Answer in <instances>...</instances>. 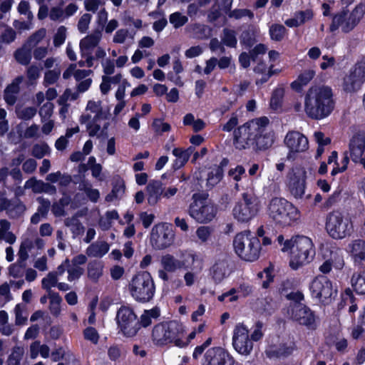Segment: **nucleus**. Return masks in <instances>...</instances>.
I'll use <instances>...</instances> for the list:
<instances>
[{
	"mask_svg": "<svg viewBox=\"0 0 365 365\" xmlns=\"http://www.w3.org/2000/svg\"><path fill=\"white\" fill-rule=\"evenodd\" d=\"M269 120L263 116L254 118L235 128L233 131V145L237 150H265L274 141V133L268 128Z\"/></svg>",
	"mask_w": 365,
	"mask_h": 365,
	"instance_id": "1",
	"label": "nucleus"
},
{
	"mask_svg": "<svg viewBox=\"0 0 365 365\" xmlns=\"http://www.w3.org/2000/svg\"><path fill=\"white\" fill-rule=\"evenodd\" d=\"M110 113L108 107L100 100L88 101L84 113L80 116L79 122L84 125L90 137L106 139L110 125Z\"/></svg>",
	"mask_w": 365,
	"mask_h": 365,
	"instance_id": "2",
	"label": "nucleus"
},
{
	"mask_svg": "<svg viewBox=\"0 0 365 365\" xmlns=\"http://www.w3.org/2000/svg\"><path fill=\"white\" fill-rule=\"evenodd\" d=\"M334 108L331 90L325 86L310 88L304 98V111L312 119H322Z\"/></svg>",
	"mask_w": 365,
	"mask_h": 365,
	"instance_id": "3",
	"label": "nucleus"
},
{
	"mask_svg": "<svg viewBox=\"0 0 365 365\" xmlns=\"http://www.w3.org/2000/svg\"><path fill=\"white\" fill-rule=\"evenodd\" d=\"M185 332V327L180 322L165 321L153 327L151 339L157 346L173 344L176 346L184 347L187 344V341L184 340Z\"/></svg>",
	"mask_w": 365,
	"mask_h": 365,
	"instance_id": "4",
	"label": "nucleus"
},
{
	"mask_svg": "<svg viewBox=\"0 0 365 365\" xmlns=\"http://www.w3.org/2000/svg\"><path fill=\"white\" fill-rule=\"evenodd\" d=\"M291 250L290 267L293 269L310 262L315 255V248L311 238L304 235L292 237L284 243L282 252Z\"/></svg>",
	"mask_w": 365,
	"mask_h": 365,
	"instance_id": "5",
	"label": "nucleus"
},
{
	"mask_svg": "<svg viewBox=\"0 0 365 365\" xmlns=\"http://www.w3.org/2000/svg\"><path fill=\"white\" fill-rule=\"evenodd\" d=\"M267 215L281 226H290L299 218L298 209L282 197H273L267 205Z\"/></svg>",
	"mask_w": 365,
	"mask_h": 365,
	"instance_id": "6",
	"label": "nucleus"
},
{
	"mask_svg": "<svg viewBox=\"0 0 365 365\" xmlns=\"http://www.w3.org/2000/svg\"><path fill=\"white\" fill-rule=\"evenodd\" d=\"M325 228L329 235L334 240L346 238L354 231L350 215L340 210H333L327 215Z\"/></svg>",
	"mask_w": 365,
	"mask_h": 365,
	"instance_id": "7",
	"label": "nucleus"
},
{
	"mask_svg": "<svg viewBox=\"0 0 365 365\" xmlns=\"http://www.w3.org/2000/svg\"><path fill=\"white\" fill-rule=\"evenodd\" d=\"M233 247L235 252L240 259L254 262L259 257L261 244L257 237L252 235L250 231L245 230L235 235Z\"/></svg>",
	"mask_w": 365,
	"mask_h": 365,
	"instance_id": "8",
	"label": "nucleus"
},
{
	"mask_svg": "<svg viewBox=\"0 0 365 365\" xmlns=\"http://www.w3.org/2000/svg\"><path fill=\"white\" fill-rule=\"evenodd\" d=\"M128 289L132 297L140 303L150 302L155 292L153 279L148 272H140L135 274L130 282Z\"/></svg>",
	"mask_w": 365,
	"mask_h": 365,
	"instance_id": "9",
	"label": "nucleus"
},
{
	"mask_svg": "<svg viewBox=\"0 0 365 365\" xmlns=\"http://www.w3.org/2000/svg\"><path fill=\"white\" fill-rule=\"evenodd\" d=\"M364 14L365 2L359 3L349 14L348 10L344 9L333 16L329 30L334 32L341 28L342 32L349 33L359 24Z\"/></svg>",
	"mask_w": 365,
	"mask_h": 365,
	"instance_id": "10",
	"label": "nucleus"
},
{
	"mask_svg": "<svg viewBox=\"0 0 365 365\" xmlns=\"http://www.w3.org/2000/svg\"><path fill=\"white\" fill-rule=\"evenodd\" d=\"M188 207V215L197 222L205 224L211 222L216 216L217 208L207 200V195L195 193Z\"/></svg>",
	"mask_w": 365,
	"mask_h": 365,
	"instance_id": "11",
	"label": "nucleus"
},
{
	"mask_svg": "<svg viewBox=\"0 0 365 365\" xmlns=\"http://www.w3.org/2000/svg\"><path fill=\"white\" fill-rule=\"evenodd\" d=\"M309 288L312 298L320 304H330L336 295L332 282L323 275L314 277Z\"/></svg>",
	"mask_w": 365,
	"mask_h": 365,
	"instance_id": "12",
	"label": "nucleus"
},
{
	"mask_svg": "<svg viewBox=\"0 0 365 365\" xmlns=\"http://www.w3.org/2000/svg\"><path fill=\"white\" fill-rule=\"evenodd\" d=\"M259 204L257 197L249 192L242 195V200L236 203L232 215L235 220L240 222H248L258 213Z\"/></svg>",
	"mask_w": 365,
	"mask_h": 365,
	"instance_id": "13",
	"label": "nucleus"
},
{
	"mask_svg": "<svg viewBox=\"0 0 365 365\" xmlns=\"http://www.w3.org/2000/svg\"><path fill=\"white\" fill-rule=\"evenodd\" d=\"M119 331L125 336L133 337L140 330V322L133 309L127 306H121L115 317Z\"/></svg>",
	"mask_w": 365,
	"mask_h": 365,
	"instance_id": "14",
	"label": "nucleus"
},
{
	"mask_svg": "<svg viewBox=\"0 0 365 365\" xmlns=\"http://www.w3.org/2000/svg\"><path fill=\"white\" fill-rule=\"evenodd\" d=\"M307 171L304 168H292L287 176V186L290 194L297 200L302 199L305 195Z\"/></svg>",
	"mask_w": 365,
	"mask_h": 365,
	"instance_id": "15",
	"label": "nucleus"
},
{
	"mask_svg": "<svg viewBox=\"0 0 365 365\" xmlns=\"http://www.w3.org/2000/svg\"><path fill=\"white\" fill-rule=\"evenodd\" d=\"M232 344L234 349L241 355L248 356L252 351L253 342L250 337L248 328L243 324L240 323L235 327Z\"/></svg>",
	"mask_w": 365,
	"mask_h": 365,
	"instance_id": "16",
	"label": "nucleus"
},
{
	"mask_svg": "<svg viewBox=\"0 0 365 365\" xmlns=\"http://www.w3.org/2000/svg\"><path fill=\"white\" fill-rule=\"evenodd\" d=\"M292 318L309 330H315L318 326L317 318L313 311L302 304H295L292 308Z\"/></svg>",
	"mask_w": 365,
	"mask_h": 365,
	"instance_id": "17",
	"label": "nucleus"
},
{
	"mask_svg": "<svg viewBox=\"0 0 365 365\" xmlns=\"http://www.w3.org/2000/svg\"><path fill=\"white\" fill-rule=\"evenodd\" d=\"M235 359L221 347H212L204 354L202 365H234Z\"/></svg>",
	"mask_w": 365,
	"mask_h": 365,
	"instance_id": "18",
	"label": "nucleus"
},
{
	"mask_svg": "<svg viewBox=\"0 0 365 365\" xmlns=\"http://www.w3.org/2000/svg\"><path fill=\"white\" fill-rule=\"evenodd\" d=\"M173 231L165 224L155 225L151 231L150 241L152 245L158 250L170 246L173 241Z\"/></svg>",
	"mask_w": 365,
	"mask_h": 365,
	"instance_id": "19",
	"label": "nucleus"
},
{
	"mask_svg": "<svg viewBox=\"0 0 365 365\" xmlns=\"http://www.w3.org/2000/svg\"><path fill=\"white\" fill-rule=\"evenodd\" d=\"M233 271L232 263L226 255H222L217 258L210 270L212 280L218 284L227 278Z\"/></svg>",
	"mask_w": 365,
	"mask_h": 365,
	"instance_id": "20",
	"label": "nucleus"
},
{
	"mask_svg": "<svg viewBox=\"0 0 365 365\" xmlns=\"http://www.w3.org/2000/svg\"><path fill=\"white\" fill-rule=\"evenodd\" d=\"M365 81V62L355 65L344 79V89L347 92H354L360 89Z\"/></svg>",
	"mask_w": 365,
	"mask_h": 365,
	"instance_id": "21",
	"label": "nucleus"
},
{
	"mask_svg": "<svg viewBox=\"0 0 365 365\" xmlns=\"http://www.w3.org/2000/svg\"><path fill=\"white\" fill-rule=\"evenodd\" d=\"M284 143L289 150L288 158H290L292 153H303L309 148L307 138L299 131H289L285 135Z\"/></svg>",
	"mask_w": 365,
	"mask_h": 365,
	"instance_id": "22",
	"label": "nucleus"
},
{
	"mask_svg": "<svg viewBox=\"0 0 365 365\" xmlns=\"http://www.w3.org/2000/svg\"><path fill=\"white\" fill-rule=\"evenodd\" d=\"M349 154L351 160L359 163L365 168V137L362 134H356L350 140Z\"/></svg>",
	"mask_w": 365,
	"mask_h": 365,
	"instance_id": "23",
	"label": "nucleus"
},
{
	"mask_svg": "<svg viewBox=\"0 0 365 365\" xmlns=\"http://www.w3.org/2000/svg\"><path fill=\"white\" fill-rule=\"evenodd\" d=\"M102 32L99 29L83 38L79 43L81 56H95V51L99 47Z\"/></svg>",
	"mask_w": 365,
	"mask_h": 365,
	"instance_id": "24",
	"label": "nucleus"
},
{
	"mask_svg": "<svg viewBox=\"0 0 365 365\" xmlns=\"http://www.w3.org/2000/svg\"><path fill=\"white\" fill-rule=\"evenodd\" d=\"M196 255L194 254H188L184 261H180L170 255H165L161 257L160 263L163 268L170 272H174L178 269L187 268L185 264L186 262H195Z\"/></svg>",
	"mask_w": 365,
	"mask_h": 365,
	"instance_id": "25",
	"label": "nucleus"
},
{
	"mask_svg": "<svg viewBox=\"0 0 365 365\" xmlns=\"http://www.w3.org/2000/svg\"><path fill=\"white\" fill-rule=\"evenodd\" d=\"M348 252L355 264L365 267V240H352L348 245Z\"/></svg>",
	"mask_w": 365,
	"mask_h": 365,
	"instance_id": "26",
	"label": "nucleus"
},
{
	"mask_svg": "<svg viewBox=\"0 0 365 365\" xmlns=\"http://www.w3.org/2000/svg\"><path fill=\"white\" fill-rule=\"evenodd\" d=\"M322 257L327 259L334 268L341 269L344 264L343 252L341 249L332 246H323L322 248Z\"/></svg>",
	"mask_w": 365,
	"mask_h": 365,
	"instance_id": "27",
	"label": "nucleus"
},
{
	"mask_svg": "<svg viewBox=\"0 0 365 365\" xmlns=\"http://www.w3.org/2000/svg\"><path fill=\"white\" fill-rule=\"evenodd\" d=\"M23 81L24 76H19L16 77L4 89V99L8 105L13 106L17 101L18 96L20 93V84Z\"/></svg>",
	"mask_w": 365,
	"mask_h": 365,
	"instance_id": "28",
	"label": "nucleus"
},
{
	"mask_svg": "<svg viewBox=\"0 0 365 365\" xmlns=\"http://www.w3.org/2000/svg\"><path fill=\"white\" fill-rule=\"evenodd\" d=\"M164 192L163 183L160 180H151L146 186V197L148 203L153 206L160 200Z\"/></svg>",
	"mask_w": 365,
	"mask_h": 365,
	"instance_id": "29",
	"label": "nucleus"
},
{
	"mask_svg": "<svg viewBox=\"0 0 365 365\" xmlns=\"http://www.w3.org/2000/svg\"><path fill=\"white\" fill-rule=\"evenodd\" d=\"M185 32L192 38L200 40L207 39L212 35V29L208 26L197 22L188 24Z\"/></svg>",
	"mask_w": 365,
	"mask_h": 365,
	"instance_id": "30",
	"label": "nucleus"
},
{
	"mask_svg": "<svg viewBox=\"0 0 365 365\" xmlns=\"http://www.w3.org/2000/svg\"><path fill=\"white\" fill-rule=\"evenodd\" d=\"M314 14L312 9L297 11L292 18L287 19L284 24L289 27H298L313 18Z\"/></svg>",
	"mask_w": 365,
	"mask_h": 365,
	"instance_id": "31",
	"label": "nucleus"
},
{
	"mask_svg": "<svg viewBox=\"0 0 365 365\" xmlns=\"http://www.w3.org/2000/svg\"><path fill=\"white\" fill-rule=\"evenodd\" d=\"M63 223L66 227L70 229L73 239L82 235L85 232V227L79 220L78 213H76L71 217H66L64 220Z\"/></svg>",
	"mask_w": 365,
	"mask_h": 365,
	"instance_id": "32",
	"label": "nucleus"
},
{
	"mask_svg": "<svg viewBox=\"0 0 365 365\" xmlns=\"http://www.w3.org/2000/svg\"><path fill=\"white\" fill-rule=\"evenodd\" d=\"M110 246L105 241H96L91 244L86 250L89 257L101 258L109 251Z\"/></svg>",
	"mask_w": 365,
	"mask_h": 365,
	"instance_id": "33",
	"label": "nucleus"
},
{
	"mask_svg": "<svg viewBox=\"0 0 365 365\" xmlns=\"http://www.w3.org/2000/svg\"><path fill=\"white\" fill-rule=\"evenodd\" d=\"M353 290L358 294H365V269L354 272L350 279Z\"/></svg>",
	"mask_w": 365,
	"mask_h": 365,
	"instance_id": "34",
	"label": "nucleus"
},
{
	"mask_svg": "<svg viewBox=\"0 0 365 365\" xmlns=\"http://www.w3.org/2000/svg\"><path fill=\"white\" fill-rule=\"evenodd\" d=\"M104 264L102 261L93 260L88 264V277L93 282H97L103 275Z\"/></svg>",
	"mask_w": 365,
	"mask_h": 365,
	"instance_id": "35",
	"label": "nucleus"
},
{
	"mask_svg": "<svg viewBox=\"0 0 365 365\" xmlns=\"http://www.w3.org/2000/svg\"><path fill=\"white\" fill-rule=\"evenodd\" d=\"M314 76V70L306 69L299 75L297 80L292 83L291 86L294 90L300 91L302 87L307 86Z\"/></svg>",
	"mask_w": 365,
	"mask_h": 365,
	"instance_id": "36",
	"label": "nucleus"
},
{
	"mask_svg": "<svg viewBox=\"0 0 365 365\" xmlns=\"http://www.w3.org/2000/svg\"><path fill=\"white\" fill-rule=\"evenodd\" d=\"M160 316V310L155 307L150 309H146L140 315L139 322L140 328L141 327H147L150 326L153 320H157Z\"/></svg>",
	"mask_w": 365,
	"mask_h": 365,
	"instance_id": "37",
	"label": "nucleus"
},
{
	"mask_svg": "<svg viewBox=\"0 0 365 365\" xmlns=\"http://www.w3.org/2000/svg\"><path fill=\"white\" fill-rule=\"evenodd\" d=\"M31 51L32 48L24 43L21 48L17 49L14 52V56L19 64L22 66H28L32 58Z\"/></svg>",
	"mask_w": 365,
	"mask_h": 365,
	"instance_id": "38",
	"label": "nucleus"
},
{
	"mask_svg": "<svg viewBox=\"0 0 365 365\" xmlns=\"http://www.w3.org/2000/svg\"><path fill=\"white\" fill-rule=\"evenodd\" d=\"M11 223L5 219L0 220V241L4 240L9 244H14L16 240L15 235L10 232Z\"/></svg>",
	"mask_w": 365,
	"mask_h": 365,
	"instance_id": "39",
	"label": "nucleus"
},
{
	"mask_svg": "<svg viewBox=\"0 0 365 365\" xmlns=\"http://www.w3.org/2000/svg\"><path fill=\"white\" fill-rule=\"evenodd\" d=\"M42 67L36 64L29 65L26 70L27 84L34 86L37 83L42 71Z\"/></svg>",
	"mask_w": 365,
	"mask_h": 365,
	"instance_id": "40",
	"label": "nucleus"
},
{
	"mask_svg": "<svg viewBox=\"0 0 365 365\" xmlns=\"http://www.w3.org/2000/svg\"><path fill=\"white\" fill-rule=\"evenodd\" d=\"M106 55V51L103 48L98 47L95 51V56H81L82 58L84 60L79 61L78 65L80 67H93L96 60L103 58Z\"/></svg>",
	"mask_w": 365,
	"mask_h": 365,
	"instance_id": "41",
	"label": "nucleus"
},
{
	"mask_svg": "<svg viewBox=\"0 0 365 365\" xmlns=\"http://www.w3.org/2000/svg\"><path fill=\"white\" fill-rule=\"evenodd\" d=\"M257 29L254 27L243 31L240 36V43L246 48H251L256 42Z\"/></svg>",
	"mask_w": 365,
	"mask_h": 365,
	"instance_id": "42",
	"label": "nucleus"
},
{
	"mask_svg": "<svg viewBox=\"0 0 365 365\" xmlns=\"http://www.w3.org/2000/svg\"><path fill=\"white\" fill-rule=\"evenodd\" d=\"M222 43L230 48H235L237 43V33L235 30L225 28L221 35Z\"/></svg>",
	"mask_w": 365,
	"mask_h": 365,
	"instance_id": "43",
	"label": "nucleus"
},
{
	"mask_svg": "<svg viewBox=\"0 0 365 365\" xmlns=\"http://www.w3.org/2000/svg\"><path fill=\"white\" fill-rule=\"evenodd\" d=\"M79 189L83 191L93 202H96L100 198L99 190L93 188L91 184L88 182H82L79 185Z\"/></svg>",
	"mask_w": 365,
	"mask_h": 365,
	"instance_id": "44",
	"label": "nucleus"
},
{
	"mask_svg": "<svg viewBox=\"0 0 365 365\" xmlns=\"http://www.w3.org/2000/svg\"><path fill=\"white\" fill-rule=\"evenodd\" d=\"M169 22L175 29H178L188 22V16L180 11H175L170 14Z\"/></svg>",
	"mask_w": 365,
	"mask_h": 365,
	"instance_id": "45",
	"label": "nucleus"
},
{
	"mask_svg": "<svg viewBox=\"0 0 365 365\" xmlns=\"http://www.w3.org/2000/svg\"><path fill=\"white\" fill-rule=\"evenodd\" d=\"M212 229L209 226H200L197 227L195 235L197 242L200 244H207L211 239Z\"/></svg>",
	"mask_w": 365,
	"mask_h": 365,
	"instance_id": "46",
	"label": "nucleus"
},
{
	"mask_svg": "<svg viewBox=\"0 0 365 365\" xmlns=\"http://www.w3.org/2000/svg\"><path fill=\"white\" fill-rule=\"evenodd\" d=\"M24 349L21 346H14L11 354L9 355L6 364L7 365H19L24 356Z\"/></svg>",
	"mask_w": 365,
	"mask_h": 365,
	"instance_id": "47",
	"label": "nucleus"
},
{
	"mask_svg": "<svg viewBox=\"0 0 365 365\" xmlns=\"http://www.w3.org/2000/svg\"><path fill=\"white\" fill-rule=\"evenodd\" d=\"M287 29L282 24H272L269 27V33L272 40L275 41H280L283 39Z\"/></svg>",
	"mask_w": 365,
	"mask_h": 365,
	"instance_id": "48",
	"label": "nucleus"
},
{
	"mask_svg": "<svg viewBox=\"0 0 365 365\" xmlns=\"http://www.w3.org/2000/svg\"><path fill=\"white\" fill-rule=\"evenodd\" d=\"M193 150L192 147H190L187 150L175 148L173 150V154L177 158V163H179L180 166L183 165L188 160Z\"/></svg>",
	"mask_w": 365,
	"mask_h": 365,
	"instance_id": "49",
	"label": "nucleus"
},
{
	"mask_svg": "<svg viewBox=\"0 0 365 365\" xmlns=\"http://www.w3.org/2000/svg\"><path fill=\"white\" fill-rule=\"evenodd\" d=\"M36 108L34 107H20L16 109L17 118L24 120L32 119L36 115Z\"/></svg>",
	"mask_w": 365,
	"mask_h": 365,
	"instance_id": "50",
	"label": "nucleus"
},
{
	"mask_svg": "<svg viewBox=\"0 0 365 365\" xmlns=\"http://www.w3.org/2000/svg\"><path fill=\"white\" fill-rule=\"evenodd\" d=\"M61 75V70L59 68H54L48 70L45 72L43 76V84L45 87L54 84L59 78Z\"/></svg>",
	"mask_w": 365,
	"mask_h": 365,
	"instance_id": "51",
	"label": "nucleus"
},
{
	"mask_svg": "<svg viewBox=\"0 0 365 365\" xmlns=\"http://www.w3.org/2000/svg\"><path fill=\"white\" fill-rule=\"evenodd\" d=\"M46 31L45 29H41L34 33L25 43L29 47L33 48L36 47L46 36Z\"/></svg>",
	"mask_w": 365,
	"mask_h": 365,
	"instance_id": "52",
	"label": "nucleus"
},
{
	"mask_svg": "<svg viewBox=\"0 0 365 365\" xmlns=\"http://www.w3.org/2000/svg\"><path fill=\"white\" fill-rule=\"evenodd\" d=\"M222 178V170L220 167H217L208 174L207 184L209 187H213L217 185Z\"/></svg>",
	"mask_w": 365,
	"mask_h": 365,
	"instance_id": "53",
	"label": "nucleus"
},
{
	"mask_svg": "<svg viewBox=\"0 0 365 365\" xmlns=\"http://www.w3.org/2000/svg\"><path fill=\"white\" fill-rule=\"evenodd\" d=\"M43 181L37 180L36 178H31L26 181L24 188L31 189L34 193H41Z\"/></svg>",
	"mask_w": 365,
	"mask_h": 365,
	"instance_id": "54",
	"label": "nucleus"
},
{
	"mask_svg": "<svg viewBox=\"0 0 365 365\" xmlns=\"http://www.w3.org/2000/svg\"><path fill=\"white\" fill-rule=\"evenodd\" d=\"M54 106L51 102L45 103L39 109L38 114L41 117V123L49 120L53 111Z\"/></svg>",
	"mask_w": 365,
	"mask_h": 365,
	"instance_id": "55",
	"label": "nucleus"
},
{
	"mask_svg": "<svg viewBox=\"0 0 365 365\" xmlns=\"http://www.w3.org/2000/svg\"><path fill=\"white\" fill-rule=\"evenodd\" d=\"M83 268L73 265L69 261V266L68 267V281L73 282L78 279L81 275H83Z\"/></svg>",
	"mask_w": 365,
	"mask_h": 365,
	"instance_id": "56",
	"label": "nucleus"
},
{
	"mask_svg": "<svg viewBox=\"0 0 365 365\" xmlns=\"http://www.w3.org/2000/svg\"><path fill=\"white\" fill-rule=\"evenodd\" d=\"M228 16L237 20L246 16L250 19H252L254 18V14L252 11L247 9H238L230 11L228 14Z\"/></svg>",
	"mask_w": 365,
	"mask_h": 365,
	"instance_id": "57",
	"label": "nucleus"
},
{
	"mask_svg": "<svg viewBox=\"0 0 365 365\" xmlns=\"http://www.w3.org/2000/svg\"><path fill=\"white\" fill-rule=\"evenodd\" d=\"M26 210V206L20 201L16 203H11L8 216L11 218H16L21 215Z\"/></svg>",
	"mask_w": 365,
	"mask_h": 365,
	"instance_id": "58",
	"label": "nucleus"
},
{
	"mask_svg": "<svg viewBox=\"0 0 365 365\" xmlns=\"http://www.w3.org/2000/svg\"><path fill=\"white\" fill-rule=\"evenodd\" d=\"M42 287L47 291L51 290L52 287H55L58 284V277L56 273L49 272L48 275L42 279Z\"/></svg>",
	"mask_w": 365,
	"mask_h": 365,
	"instance_id": "59",
	"label": "nucleus"
},
{
	"mask_svg": "<svg viewBox=\"0 0 365 365\" xmlns=\"http://www.w3.org/2000/svg\"><path fill=\"white\" fill-rule=\"evenodd\" d=\"M17 11L20 14L26 16L29 21L34 18V15L30 9V4L28 1H21L17 6Z\"/></svg>",
	"mask_w": 365,
	"mask_h": 365,
	"instance_id": "60",
	"label": "nucleus"
},
{
	"mask_svg": "<svg viewBox=\"0 0 365 365\" xmlns=\"http://www.w3.org/2000/svg\"><path fill=\"white\" fill-rule=\"evenodd\" d=\"M49 152V147L46 144H36L33 146L31 155L41 159Z\"/></svg>",
	"mask_w": 365,
	"mask_h": 365,
	"instance_id": "61",
	"label": "nucleus"
},
{
	"mask_svg": "<svg viewBox=\"0 0 365 365\" xmlns=\"http://www.w3.org/2000/svg\"><path fill=\"white\" fill-rule=\"evenodd\" d=\"M66 38V28L63 26H60L53 36V45L55 47H59L64 43Z\"/></svg>",
	"mask_w": 365,
	"mask_h": 365,
	"instance_id": "62",
	"label": "nucleus"
},
{
	"mask_svg": "<svg viewBox=\"0 0 365 365\" xmlns=\"http://www.w3.org/2000/svg\"><path fill=\"white\" fill-rule=\"evenodd\" d=\"M78 98V93H73L71 89L67 88L64 93L58 99V103L60 106L66 105L68 101H75Z\"/></svg>",
	"mask_w": 365,
	"mask_h": 365,
	"instance_id": "63",
	"label": "nucleus"
},
{
	"mask_svg": "<svg viewBox=\"0 0 365 365\" xmlns=\"http://www.w3.org/2000/svg\"><path fill=\"white\" fill-rule=\"evenodd\" d=\"M91 19L90 14L86 13L81 16L78 22V29L81 33L84 34L88 31Z\"/></svg>",
	"mask_w": 365,
	"mask_h": 365,
	"instance_id": "64",
	"label": "nucleus"
}]
</instances>
